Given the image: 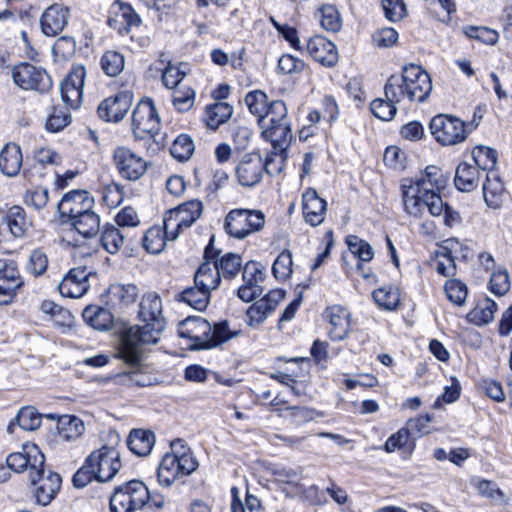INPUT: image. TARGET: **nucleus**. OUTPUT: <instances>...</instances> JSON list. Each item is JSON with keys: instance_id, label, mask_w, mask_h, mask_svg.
<instances>
[{"instance_id": "1", "label": "nucleus", "mask_w": 512, "mask_h": 512, "mask_svg": "<svg viewBox=\"0 0 512 512\" xmlns=\"http://www.w3.org/2000/svg\"><path fill=\"white\" fill-rule=\"evenodd\" d=\"M138 315L143 324L132 326L123 333L118 351V357L133 367H138L142 361L141 347L156 344L165 329L160 296L153 292L144 295Z\"/></svg>"}, {"instance_id": "2", "label": "nucleus", "mask_w": 512, "mask_h": 512, "mask_svg": "<svg viewBox=\"0 0 512 512\" xmlns=\"http://www.w3.org/2000/svg\"><path fill=\"white\" fill-rule=\"evenodd\" d=\"M448 177L435 166H427L419 178L406 180L402 185L403 205L406 213L421 217L426 209L432 216L443 210L440 191L446 187Z\"/></svg>"}, {"instance_id": "3", "label": "nucleus", "mask_w": 512, "mask_h": 512, "mask_svg": "<svg viewBox=\"0 0 512 512\" xmlns=\"http://www.w3.org/2000/svg\"><path fill=\"white\" fill-rule=\"evenodd\" d=\"M179 336L193 341L192 348L196 350L210 349L238 336L241 331H231L228 321L211 325L202 317H188L180 322Z\"/></svg>"}, {"instance_id": "4", "label": "nucleus", "mask_w": 512, "mask_h": 512, "mask_svg": "<svg viewBox=\"0 0 512 512\" xmlns=\"http://www.w3.org/2000/svg\"><path fill=\"white\" fill-rule=\"evenodd\" d=\"M181 439L171 443L173 453H167L163 456L157 470L158 482L163 487H170L177 479L185 477L194 472L198 462L191 453L176 452L177 445L184 447Z\"/></svg>"}, {"instance_id": "5", "label": "nucleus", "mask_w": 512, "mask_h": 512, "mask_svg": "<svg viewBox=\"0 0 512 512\" xmlns=\"http://www.w3.org/2000/svg\"><path fill=\"white\" fill-rule=\"evenodd\" d=\"M150 492L139 480H131L117 486L110 496L111 512H137L146 508Z\"/></svg>"}, {"instance_id": "6", "label": "nucleus", "mask_w": 512, "mask_h": 512, "mask_svg": "<svg viewBox=\"0 0 512 512\" xmlns=\"http://www.w3.org/2000/svg\"><path fill=\"white\" fill-rule=\"evenodd\" d=\"M265 216L260 210L233 209L225 217L226 233L237 239H244L262 229Z\"/></svg>"}, {"instance_id": "7", "label": "nucleus", "mask_w": 512, "mask_h": 512, "mask_svg": "<svg viewBox=\"0 0 512 512\" xmlns=\"http://www.w3.org/2000/svg\"><path fill=\"white\" fill-rule=\"evenodd\" d=\"M203 205L199 200H191L169 210L164 216L166 234L176 240L183 229L189 228L200 217Z\"/></svg>"}, {"instance_id": "8", "label": "nucleus", "mask_w": 512, "mask_h": 512, "mask_svg": "<svg viewBox=\"0 0 512 512\" xmlns=\"http://www.w3.org/2000/svg\"><path fill=\"white\" fill-rule=\"evenodd\" d=\"M132 132L136 139L151 138L159 132L160 119L152 100H142L132 113Z\"/></svg>"}, {"instance_id": "9", "label": "nucleus", "mask_w": 512, "mask_h": 512, "mask_svg": "<svg viewBox=\"0 0 512 512\" xmlns=\"http://www.w3.org/2000/svg\"><path fill=\"white\" fill-rule=\"evenodd\" d=\"M432 135L443 145H455L464 141L469 131L459 118L449 115H437L429 124Z\"/></svg>"}, {"instance_id": "10", "label": "nucleus", "mask_w": 512, "mask_h": 512, "mask_svg": "<svg viewBox=\"0 0 512 512\" xmlns=\"http://www.w3.org/2000/svg\"><path fill=\"white\" fill-rule=\"evenodd\" d=\"M12 78L14 83L24 90H35L46 92L52 86V81L48 73L41 67L23 62L12 68Z\"/></svg>"}, {"instance_id": "11", "label": "nucleus", "mask_w": 512, "mask_h": 512, "mask_svg": "<svg viewBox=\"0 0 512 512\" xmlns=\"http://www.w3.org/2000/svg\"><path fill=\"white\" fill-rule=\"evenodd\" d=\"M89 464L97 474L98 482H108L119 472L122 464L119 451L108 445L92 451L88 456Z\"/></svg>"}, {"instance_id": "12", "label": "nucleus", "mask_w": 512, "mask_h": 512, "mask_svg": "<svg viewBox=\"0 0 512 512\" xmlns=\"http://www.w3.org/2000/svg\"><path fill=\"white\" fill-rule=\"evenodd\" d=\"M30 478L31 485L34 487L32 492L37 503L48 505L59 492L62 484L61 476L52 471H45L44 466L35 470Z\"/></svg>"}, {"instance_id": "13", "label": "nucleus", "mask_w": 512, "mask_h": 512, "mask_svg": "<svg viewBox=\"0 0 512 512\" xmlns=\"http://www.w3.org/2000/svg\"><path fill=\"white\" fill-rule=\"evenodd\" d=\"M214 243L215 238L212 236L204 249L205 261L198 267L194 275V284L207 290V293L210 295L221 283V276L216 270L214 263L211 261V259H215L216 256H219L220 253L219 250L214 248Z\"/></svg>"}, {"instance_id": "14", "label": "nucleus", "mask_w": 512, "mask_h": 512, "mask_svg": "<svg viewBox=\"0 0 512 512\" xmlns=\"http://www.w3.org/2000/svg\"><path fill=\"white\" fill-rule=\"evenodd\" d=\"M402 73L409 88V101L424 102L432 91L429 74L419 65L409 64L402 68Z\"/></svg>"}, {"instance_id": "15", "label": "nucleus", "mask_w": 512, "mask_h": 512, "mask_svg": "<svg viewBox=\"0 0 512 512\" xmlns=\"http://www.w3.org/2000/svg\"><path fill=\"white\" fill-rule=\"evenodd\" d=\"M6 463L8 469L17 473L28 470L30 477L35 470L44 466L45 456L37 445L26 444L21 452L11 453L7 457Z\"/></svg>"}, {"instance_id": "16", "label": "nucleus", "mask_w": 512, "mask_h": 512, "mask_svg": "<svg viewBox=\"0 0 512 512\" xmlns=\"http://www.w3.org/2000/svg\"><path fill=\"white\" fill-rule=\"evenodd\" d=\"M114 162L120 175L129 181L140 179L147 170V162L126 147L114 151Z\"/></svg>"}, {"instance_id": "17", "label": "nucleus", "mask_w": 512, "mask_h": 512, "mask_svg": "<svg viewBox=\"0 0 512 512\" xmlns=\"http://www.w3.org/2000/svg\"><path fill=\"white\" fill-rule=\"evenodd\" d=\"M94 205V199L89 192L85 190H73L66 193L57 205V210L62 219L67 218V222L79 215L91 210Z\"/></svg>"}, {"instance_id": "18", "label": "nucleus", "mask_w": 512, "mask_h": 512, "mask_svg": "<svg viewBox=\"0 0 512 512\" xmlns=\"http://www.w3.org/2000/svg\"><path fill=\"white\" fill-rule=\"evenodd\" d=\"M265 169L264 160L259 153L245 154L235 168L239 184L253 187L260 183Z\"/></svg>"}, {"instance_id": "19", "label": "nucleus", "mask_w": 512, "mask_h": 512, "mask_svg": "<svg viewBox=\"0 0 512 512\" xmlns=\"http://www.w3.org/2000/svg\"><path fill=\"white\" fill-rule=\"evenodd\" d=\"M85 75V68L83 66H76L61 82V98L72 109H77L81 105Z\"/></svg>"}, {"instance_id": "20", "label": "nucleus", "mask_w": 512, "mask_h": 512, "mask_svg": "<svg viewBox=\"0 0 512 512\" xmlns=\"http://www.w3.org/2000/svg\"><path fill=\"white\" fill-rule=\"evenodd\" d=\"M132 94L128 91L119 92L104 99L98 106V115L108 122H119L132 105Z\"/></svg>"}, {"instance_id": "21", "label": "nucleus", "mask_w": 512, "mask_h": 512, "mask_svg": "<svg viewBox=\"0 0 512 512\" xmlns=\"http://www.w3.org/2000/svg\"><path fill=\"white\" fill-rule=\"evenodd\" d=\"M91 271L87 267L72 268L58 285L60 294L64 297L79 298L89 289Z\"/></svg>"}, {"instance_id": "22", "label": "nucleus", "mask_w": 512, "mask_h": 512, "mask_svg": "<svg viewBox=\"0 0 512 512\" xmlns=\"http://www.w3.org/2000/svg\"><path fill=\"white\" fill-rule=\"evenodd\" d=\"M284 296L282 290H272L256 301L246 311L247 324L249 326H257L263 323L275 310L279 302L284 299Z\"/></svg>"}, {"instance_id": "23", "label": "nucleus", "mask_w": 512, "mask_h": 512, "mask_svg": "<svg viewBox=\"0 0 512 512\" xmlns=\"http://www.w3.org/2000/svg\"><path fill=\"white\" fill-rule=\"evenodd\" d=\"M324 317L331 326L328 332L330 339L342 341L348 336L351 325V314L346 308L340 305L328 307L325 309Z\"/></svg>"}, {"instance_id": "24", "label": "nucleus", "mask_w": 512, "mask_h": 512, "mask_svg": "<svg viewBox=\"0 0 512 512\" xmlns=\"http://www.w3.org/2000/svg\"><path fill=\"white\" fill-rule=\"evenodd\" d=\"M306 50L308 54L320 64L332 67L338 61V53L333 42L321 35L309 38Z\"/></svg>"}, {"instance_id": "25", "label": "nucleus", "mask_w": 512, "mask_h": 512, "mask_svg": "<svg viewBox=\"0 0 512 512\" xmlns=\"http://www.w3.org/2000/svg\"><path fill=\"white\" fill-rule=\"evenodd\" d=\"M69 8L59 3H54L43 12L40 24L42 32L46 36L58 35L68 23Z\"/></svg>"}, {"instance_id": "26", "label": "nucleus", "mask_w": 512, "mask_h": 512, "mask_svg": "<svg viewBox=\"0 0 512 512\" xmlns=\"http://www.w3.org/2000/svg\"><path fill=\"white\" fill-rule=\"evenodd\" d=\"M302 210L305 221L315 227L324 221L327 203L315 189L308 188L302 195Z\"/></svg>"}, {"instance_id": "27", "label": "nucleus", "mask_w": 512, "mask_h": 512, "mask_svg": "<svg viewBox=\"0 0 512 512\" xmlns=\"http://www.w3.org/2000/svg\"><path fill=\"white\" fill-rule=\"evenodd\" d=\"M262 128V136L265 140L271 142L273 150L286 153L293 137L290 121H283L275 125H266L264 123Z\"/></svg>"}, {"instance_id": "28", "label": "nucleus", "mask_w": 512, "mask_h": 512, "mask_svg": "<svg viewBox=\"0 0 512 512\" xmlns=\"http://www.w3.org/2000/svg\"><path fill=\"white\" fill-rule=\"evenodd\" d=\"M9 232L15 238L25 237L32 228V220L21 206L10 207L3 216Z\"/></svg>"}, {"instance_id": "29", "label": "nucleus", "mask_w": 512, "mask_h": 512, "mask_svg": "<svg viewBox=\"0 0 512 512\" xmlns=\"http://www.w3.org/2000/svg\"><path fill=\"white\" fill-rule=\"evenodd\" d=\"M480 181V171L473 164L462 162L458 165L454 184L461 192H471L475 190Z\"/></svg>"}, {"instance_id": "30", "label": "nucleus", "mask_w": 512, "mask_h": 512, "mask_svg": "<svg viewBox=\"0 0 512 512\" xmlns=\"http://www.w3.org/2000/svg\"><path fill=\"white\" fill-rule=\"evenodd\" d=\"M483 198L486 205L492 209L501 207L504 199V185L495 173H487L483 183Z\"/></svg>"}, {"instance_id": "31", "label": "nucleus", "mask_w": 512, "mask_h": 512, "mask_svg": "<svg viewBox=\"0 0 512 512\" xmlns=\"http://www.w3.org/2000/svg\"><path fill=\"white\" fill-rule=\"evenodd\" d=\"M155 444V435L152 431L134 429L127 439V446L132 453L138 456H146L151 452Z\"/></svg>"}, {"instance_id": "32", "label": "nucleus", "mask_w": 512, "mask_h": 512, "mask_svg": "<svg viewBox=\"0 0 512 512\" xmlns=\"http://www.w3.org/2000/svg\"><path fill=\"white\" fill-rule=\"evenodd\" d=\"M22 165L20 147L14 143L6 144L0 152V170L7 176H15Z\"/></svg>"}, {"instance_id": "33", "label": "nucleus", "mask_w": 512, "mask_h": 512, "mask_svg": "<svg viewBox=\"0 0 512 512\" xmlns=\"http://www.w3.org/2000/svg\"><path fill=\"white\" fill-rule=\"evenodd\" d=\"M57 430L62 441H75L83 435L85 425L77 416L63 415L58 419Z\"/></svg>"}, {"instance_id": "34", "label": "nucleus", "mask_w": 512, "mask_h": 512, "mask_svg": "<svg viewBox=\"0 0 512 512\" xmlns=\"http://www.w3.org/2000/svg\"><path fill=\"white\" fill-rule=\"evenodd\" d=\"M107 295L112 306H128L136 301L138 288L133 284L116 283L109 286Z\"/></svg>"}, {"instance_id": "35", "label": "nucleus", "mask_w": 512, "mask_h": 512, "mask_svg": "<svg viewBox=\"0 0 512 512\" xmlns=\"http://www.w3.org/2000/svg\"><path fill=\"white\" fill-rule=\"evenodd\" d=\"M83 319L92 328L100 331L108 330L113 323V316L105 308L89 305L82 312Z\"/></svg>"}, {"instance_id": "36", "label": "nucleus", "mask_w": 512, "mask_h": 512, "mask_svg": "<svg viewBox=\"0 0 512 512\" xmlns=\"http://www.w3.org/2000/svg\"><path fill=\"white\" fill-rule=\"evenodd\" d=\"M458 246H460V243L457 239H448L444 242L440 252L441 259L438 260L436 266V270L440 275L449 277L455 274L456 264L453 253Z\"/></svg>"}, {"instance_id": "37", "label": "nucleus", "mask_w": 512, "mask_h": 512, "mask_svg": "<svg viewBox=\"0 0 512 512\" xmlns=\"http://www.w3.org/2000/svg\"><path fill=\"white\" fill-rule=\"evenodd\" d=\"M68 222L85 238L96 236L100 229V218L92 209Z\"/></svg>"}, {"instance_id": "38", "label": "nucleus", "mask_w": 512, "mask_h": 512, "mask_svg": "<svg viewBox=\"0 0 512 512\" xmlns=\"http://www.w3.org/2000/svg\"><path fill=\"white\" fill-rule=\"evenodd\" d=\"M175 299L186 303L195 310L203 311L210 302V294L207 293V290L194 284L193 287H188L177 294Z\"/></svg>"}, {"instance_id": "39", "label": "nucleus", "mask_w": 512, "mask_h": 512, "mask_svg": "<svg viewBox=\"0 0 512 512\" xmlns=\"http://www.w3.org/2000/svg\"><path fill=\"white\" fill-rule=\"evenodd\" d=\"M221 277L226 279L234 278L242 267V258L239 254L228 252L218 258L211 259Z\"/></svg>"}, {"instance_id": "40", "label": "nucleus", "mask_w": 512, "mask_h": 512, "mask_svg": "<svg viewBox=\"0 0 512 512\" xmlns=\"http://www.w3.org/2000/svg\"><path fill=\"white\" fill-rule=\"evenodd\" d=\"M233 114V107L226 102H216L206 107L207 126L216 130L220 125L227 122Z\"/></svg>"}, {"instance_id": "41", "label": "nucleus", "mask_w": 512, "mask_h": 512, "mask_svg": "<svg viewBox=\"0 0 512 512\" xmlns=\"http://www.w3.org/2000/svg\"><path fill=\"white\" fill-rule=\"evenodd\" d=\"M384 96L392 101L400 103L403 99L409 100V88L406 86V81L403 73L391 75L384 85Z\"/></svg>"}, {"instance_id": "42", "label": "nucleus", "mask_w": 512, "mask_h": 512, "mask_svg": "<svg viewBox=\"0 0 512 512\" xmlns=\"http://www.w3.org/2000/svg\"><path fill=\"white\" fill-rule=\"evenodd\" d=\"M168 240L172 241L166 234L164 225L163 228L159 226L151 227L143 237V247L149 253L158 254L163 251Z\"/></svg>"}, {"instance_id": "43", "label": "nucleus", "mask_w": 512, "mask_h": 512, "mask_svg": "<svg viewBox=\"0 0 512 512\" xmlns=\"http://www.w3.org/2000/svg\"><path fill=\"white\" fill-rule=\"evenodd\" d=\"M249 111L258 118V124L264 127L265 112L269 106L267 95L261 90L249 92L244 99Z\"/></svg>"}, {"instance_id": "44", "label": "nucleus", "mask_w": 512, "mask_h": 512, "mask_svg": "<svg viewBox=\"0 0 512 512\" xmlns=\"http://www.w3.org/2000/svg\"><path fill=\"white\" fill-rule=\"evenodd\" d=\"M496 309V303L489 298H485L468 313L467 317L471 323L477 326L485 325L494 319Z\"/></svg>"}, {"instance_id": "45", "label": "nucleus", "mask_w": 512, "mask_h": 512, "mask_svg": "<svg viewBox=\"0 0 512 512\" xmlns=\"http://www.w3.org/2000/svg\"><path fill=\"white\" fill-rule=\"evenodd\" d=\"M187 66L185 63L172 64L168 62V65L161 68L163 85L172 90L180 87V83L188 74Z\"/></svg>"}, {"instance_id": "46", "label": "nucleus", "mask_w": 512, "mask_h": 512, "mask_svg": "<svg viewBox=\"0 0 512 512\" xmlns=\"http://www.w3.org/2000/svg\"><path fill=\"white\" fill-rule=\"evenodd\" d=\"M472 159L474 162L473 165L477 167L479 171H491L496 166L497 153L490 147L480 145L472 150Z\"/></svg>"}, {"instance_id": "47", "label": "nucleus", "mask_w": 512, "mask_h": 512, "mask_svg": "<svg viewBox=\"0 0 512 512\" xmlns=\"http://www.w3.org/2000/svg\"><path fill=\"white\" fill-rule=\"evenodd\" d=\"M100 65L107 76L116 77L124 70L125 59L121 53L109 50L102 55Z\"/></svg>"}, {"instance_id": "48", "label": "nucleus", "mask_w": 512, "mask_h": 512, "mask_svg": "<svg viewBox=\"0 0 512 512\" xmlns=\"http://www.w3.org/2000/svg\"><path fill=\"white\" fill-rule=\"evenodd\" d=\"M124 236L113 225H105L100 237L102 247L110 254L117 253L124 244Z\"/></svg>"}, {"instance_id": "49", "label": "nucleus", "mask_w": 512, "mask_h": 512, "mask_svg": "<svg viewBox=\"0 0 512 512\" xmlns=\"http://www.w3.org/2000/svg\"><path fill=\"white\" fill-rule=\"evenodd\" d=\"M372 297L375 303L385 310L395 309L400 302L399 291L394 286L381 287L372 293Z\"/></svg>"}, {"instance_id": "50", "label": "nucleus", "mask_w": 512, "mask_h": 512, "mask_svg": "<svg viewBox=\"0 0 512 512\" xmlns=\"http://www.w3.org/2000/svg\"><path fill=\"white\" fill-rule=\"evenodd\" d=\"M195 150L193 139L187 134H180L172 143L171 155L178 161H187Z\"/></svg>"}, {"instance_id": "51", "label": "nucleus", "mask_w": 512, "mask_h": 512, "mask_svg": "<svg viewBox=\"0 0 512 512\" xmlns=\"http://www.w3.org/2000/svg\"><path fill=\"white\" fill-rule=\"evenodd\" d=\"M172 103L179 112L189 111L195 102L196 92L192 87L183 86L173 89Z\"/></svg>"}, {"instance_id": "52", "label": "nucleus", "mask_w": 512, "mask_h": 512, "mask_svg": "<svg viewBox=\"0 0 512 512\" xmlns=\"http://www.w3.org/2000/svg\"><path fill=\"white\" fill-rule=\"evenodd\" d=\"M397 102H392L385 98H377L370 104V110L373 115L382 121L392 120L397 113Z\"/></svg>"}, {"instance_id": "53", "label": "nucleus", "mask_w": 512, "mask_h": 512, "mask_svg": "<svg viewBox=\"0 0 512 512\" xmlns=\"http://www.w3.org/2000/svg\"><path fill=\"white\" fill-rule=\"evenodd\" d=\"M16 423L25 431H33L40 427L41 416L34 407H23L16 416Z\"/></svg>"}, {"instance_id": "54", "label": "nucleus", "mask_w": 512, "mask_h": 512, "mask_svg": "<svg viewBox=\"0 0 512 512\" xmlns=\"http://www.w3.org/2000/svg\"><path fill=\"white\" fill-rule=\"evenodd\" d=\"M48 266L47 255L41 249H34L28 258L26 270L35 277L43 275Z\"/></svg>"}, {"instance_id": "55", "label": "nucleus", "mask_w": 512, "mask_h": 512, "mask_svg": "<svg viewBox=\"0 0 512 512\" xmlns=\"http://www.w3.org/2000/svg\"><path fill=\"white\" fill-rule=\"evenodd\" d=\"M320 24L326 31L337 32L340 29V16L334 6L326 5L320 9Z\"/></svg>"}, {"instance_id": "56", "label": "nucleus", "mask_w": 512, "mask_h": 512, "mask_svg": "<svg viewBox=\"0 0 512 512\" xmlns=\"http://www.w3.org/2000/svg\"><path fill=\"white\" fill-rule=\"evenodd\" d=\"M272 273L277 279H285L292 273V254L288 250L282 251L272 265Z\"/></svg>"}, {"instance_id": "57", "label": "nucleus", "mask_w": 512, "mask_h": 512, "mask_svg": "<svg viewBox=\"0 0 512 512\" xmlns=\"http://www.w3.org/2000/svg\"><path fill=\"white\" fill-rule=\"evenodd\" d=\"M287 107L282 100H275L270 102L267 111L265 112V124L275 125L283 121H287Z\"/></svg>"}, {"instance_id": "58", "label": "nucleus", "mask_w": 512, "mask_h": 512, "mask_svg": "<svg viewBox=\"0 0 512 512\" xmlns=\"http://www.w3.org/2000/svg\"><path fill=\"white\" fill-rule=\"evenodd\" d=\"M349 245V249L353 254H355L359 260L364 262H369L374 257V251L372 246L364 241L360 240L356 236H350L347 241Z\"/></svg>"}, {"instance_id": "59", "label": "nucleus", "mask_w": 512, "mask_h": 512, "mask_svg": "<svg viewBox=\"0 0 512 512\" xmlns=\"http://www.w3.org/2000/svg\"><path fill=\"white\" fill-rule=\"evenodd\" d=\"M76 51V41L71 36L59 37L52 47L55 56L62 60L70 59Z\"/></svg>"}, {"instance_id": "60", "label": "nucleus", "mask_w": 512, "mask_h": 512, "mask_svg": "<svg viewBox=\"0 0 512 512\" xmlns=\"http://www.w3.org/2000/svg\"><path fill=\"white\" fill-rule=\"evenodd\" d=\"M445 291L449 300L459 306L464 303L467 297L466 285L457 279L447 280Z\"/></svg>"}, {"instance_id": "61", "label": "nucleus", "mask_w": 512, "mask_h": 512, "mask_svg": "<svg viewBox=\"0 0 512 512\" xmlns=\"http://www.w3.org/2000/svg\"><path fill=\"white\" fill-rule=\"evenodd\" d=\"M71 122V115L60 108H53L47 118L45 127L51 132H58Z\"/></svg>"}, {"instance_id": "62", "label": "nucleus", "mask_w": 512, "mask_h": 512, "mask_svg": "<svg viewBox=\"0 0 512 512\" xmlns=\"http://www.w3.org/2000/svg\"><path fill=\"white\" fill-rule=\"evenodd\" d=\"M510 288L508 272L498 269L490 278V291L498 296L504 295Z\"/></svg>"}, {"instance_id": "63", "label": "nucleus", "mask_w": 512, "mask_h": 512, "mask_svg": "<svg viewBox=\"0 0 512 512\" xmlns=\"http://www.w3.org/2000/svg\"><path fill=\"white\" fill-rule=\"evenodd\" d=\"M304 68V61L290 54L282 55L278 60L277 69L283 74L300 73Z\"/></svg>"}, {"instance_id": "64", "label": "nucleus", "mask_w": 512, "mask_h": 512, "mask_svg": "<svg viewBox=\"0 0 512 512\" xmlns=\"http://www.w3.org/2000/svg\"><path fill=\"white\" fill-rule=\"evenodd\" d=\"M93 480H97V474L95 470L92 469L91 463L89 464V459L87 457L84 464L74 474L73 484L77 488H83Z\"/></svg>"}]
</instances>
